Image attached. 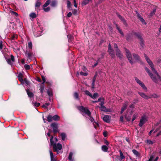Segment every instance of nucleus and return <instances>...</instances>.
Returning a JSON list of instances; mask_svg holds the SVG:
<instances>
[{
    "mask_svg": "<svg viewBox=\"0 0 161 161\" xmlns=\"http://www.w3.org/2000/svg\"><path fill=\"white\" fill-rule=\"evenodd\" d=\"M42 78L43 80V82L42 83V84H44L46 81V78L44 76H42Z\"/></svg>",
    "mask_w": 161,
    "mask_h": 161,
    "instance_id": "nucleus-57",
    "label": "nucleus"
},
{
    "mask_svg": "<svg viewBox=\"0 0 161 161\" xmlns=\"http://www.w3.org/2000/svg\"><path fill=\"white\" fill-rule=\"evenodd\" d=\"M72 15V13L71 12H69L67 15V16L68 17H70Z\"/></svg>",
    "mask_w": 161,
    "mask_h": 161,
    "instance_id": "nucleus-63",
    "label": "nucleus"
},
{
    "mask_svg": "<svg viewBox=\"0 0 161 161\" xmlns=\"http://www.w3.org/2000/svg\"><path fill=\"white\" fill-rule=\"evenodd\" d=\"M40 105V103H35L34 105L36 107H38Z\"/></svg>",
    "mask_w": 161,
    "mask_h": 161,
    "instance_id": "nucleus-60",
    "label": "nucleus"
},
{
    "mask_svg": "<svg viewBox=\"0 0 161 161\" xmlns=\"http://www.w3.org/2000/svg\"><path fill=\"white\" fill-rule=\"evenodd\" d=\"M116 51L117 56L119 58H121L123 55L120 51L119 49H117V50H116Z\"/></svg>",
    "mask_w": 161,
    "mask_h": 161,
    "instance_id": "nucleus-13",
    "label": "nucleus"
},
{
    "mask_svg": "<svg viewBox=\"0 0 161 161\" xmlns=\"http://www.w3.org/2000/svg\"><path fill=\"white\" fill-rule=\"evenodd\" d=\"M25 54L29 58H30L32 56V54L29 52H26Z\"/></svg>",
    "mask_w": 161,
    "mask_h": 161,
    "instance_id": "nucleus-33",
    "label": "nucleus"
},
{
    "mask_svg": "<svg viewBox=\"0 0 161 161\" xmlns=\"http://www.w3.org/2000/svg\"><path fill=\"white\" fill-rule=\"evenodd\" d=\"M30 16L33 18H35L36 16V14L34 13H32L30 14Z\"/></svg>",
    "mask_w": 161,
    "mask_h": 161,
    "instance_id": "nucleus-32",
    "label": "nucleus"
},
{
    "mask_svg": "<svg viewBox=\"0 0 161 161\" xmlns=\"http://www.w3.org/2000/svg\"><path fill=\"white\" fill-rule=\"evenodd\" d=\"M50 3V0H47L46 3H44V4L43 5V7H47Z\"/></svg>",
    "mask_w": 161,
    "mask_h": 161,
    "instance_id": "nucleus-26",
    "label": "nucleus"
},
{
    "mask_svg": "<svg viewBox=\"0 0 161 161\" xmlns=\"http://www.w3.org/2000/svg\"><path fill=\"white\" fill-rule=\"evenodd\" d=\"M92 0H84L82 3V6L85 5L86 4L88 3L91 1Z\"/></svg>",
    "mask_w": 161,
    "mask_h": 161,
    "instance_id": "nucleus-17",
    "label": "nucleus"
},
{
    "mask_svg": "<svg viewBox=\"0 0 161 161\" xmlns=\"http://www.w3.org/2000/svg\"><path fill=\"white\" fill-rule=\"evenodd\" d=\"M72 13L73 14H77V11L76 9H74L72 11Z\"/></svg>",
    "mask_w": 161,
    "mask_h": 161,
    "instance_id": "nucleus-56",
    "label": "nucleus"
},
{
    "mask_svg": "<svg viewBox=\"0 0 161 161\" xmlns=\"http://www.w3.org/2000/svg\"><path fill=\"white\" fill-rule=\"evenodd\" d=\"M147 121V118L145 115H142L140 119L139 125L140 127H142V125Z\"/></svg>",
    "mask_w": 161,
    "mask_h": 161,
    "instance_id": "nucleus-6",
    "label": "nucleus"
},
{
    "mask_svg": "<svg viewBox=\"0 0 161 161\" xmlns=\"http://www.w3.org/2000/svg\"><path fill=\"white\" fill-rule=\"evenodd\" d=\"M57 4V2L55 1H53L51 3V6L52 7H55Z\"/></svg>",
    "mask_w": 161,
    "mask_h": 161,
    "instance_id": "nucleus-31",
    "label": "nucleus"
},
{
    "mask_svg": "<svg viewBox=\"0 0 161 161\" xmlns=\"http://www.w3.org/2000/svg\"><path fill=\"white\" fill-rule=\"evenodd\" d=\"M96 76H97L96 75H95L93 78V79L92 80V82H95L96 78Z\"/></svg>",
    "mask_w": 161,
    "mask_h": 161,
    "instance_id": "nucleus-62",
    "label": "nucleus"
},
{
    "mask_svg": "<svg viewBox=\"0 0 161 161\" xmlns=\"http://www.w3.org/2000/svg\"><path fill=\"white\" fill-rule=\"evenodd\" d=\"M27 94H28V96L29 97H33V94L31 92H29L27 90Z\"/></svg>",
    "mask_w": 161,
    "mask_h": 161,
    "instance_id": "nucleus-35",
    "label": "nucleus"
},
{
    "mask_svg": "<svg viewBox=\"0 0 161 161\" xmlns=\"http://www.w3.org/2000/svg\"><path fill=\"white\" fill-rule=\"evenodd\" d=\"M53 119L55 121H57L59 120V117L57 115H55L52 117Z\"/></svg>",
    "mask_w": 161,
    "mask_h": 161,
    "instance_id": "nucleus-21",
    "label": "nucleus"
},
{
    "mask_svg": "<svg viewBox=\"0 0 161 161\" xmlns=\"http://www.w3.org/2000/svg\"><path fill=\"white\" fill-rule=\"evenodd\" d=\"M51 126L53 128V131L54 133L58 132V124L55 123H53L51 124Z\"/></svg>",
    "mask_w": 161,
    "mask_h": 161,
    "instance_id": "nucleus-8",
    "label": "nucleus"
},
{
    "mask_svg": "<svg viewBox=\"0 0 161 161\" xmlns=\"http://www.w3.org/2000/svg\"><path fill=\"white\" fill-rule=\"evenodd\" d=\"M149 98H156L158 97V96L156 94L154 93L153 94H151L149 96Z\"/></svg>",
    "mask_w": 161,
    "mask_h": 161,
    "instance_id": "nucleus-20",
    "label": "nucleus"
},
{
    "mask_svg": "<svg viewBox=\"0 0 161 161\" xmlns=\"http://www.w3.org/2000/svg\"><path fill=\"white\" fill-rule=\"evenodd\" d=\"M103 120L107 123H108L110 121V116L108 115H105L103 118Z\"/></svg>",
    "mask_w": 161,
    "mask_h": 161,
    "instance_id": "nucleus-12",
    "label": "nucleus"
},
{
    "mask_svg": "<svg viewBox=\"0 0 161 161\" xmlns=\"http://www.w3.org/2000/svg\"><path fill=\"white\" fill-rule=\"evenodd\" d=\"M85 93L86 95L90 96L91 97V96H92V94L88 91H85Z\"/></svg>",
    "mask_w": 161,
    "mask_h": 161,
    "instance_id": "nucleus-42",
    "label": "nucleus"
},
{
    "mask_svg": "<svg viewBox=\"0 0 161 161\" xmlns=\"http://www.w3.org/2000/svg\"><path fill=\"white\" fill-rule=\"evenodd\" d=\"M61 136V139L63 140L64 141L66 137V134L64 133H62L60 134Z\"/></svg>",
    "mask_w": 161,
    "mask_h": 161,
    "instance_id": "nucleus-22",
    "label": "nucleus"
},
{
    "mask_svg": "<svg viewBox=\"0 0 161 161\" xmlns=\"http://www.w3.org/2000/svg\"><path fill=\"white\" fill-rule=\"evenodd\" d=\"M49 103H46L45 104H44L42 107L45 108H47V107L49 105Z\"/></svg>",
    "mask_w": 161,
    "mask_h": 161,
    "instance_id": "nucleus-46",
    "label": "nucleus"
},
{
    "mask_svg": "<svg viewBox=\"0 0 161 161\" xmlns=\"http://www.w3.org/2000/svg\"><path fill=\"white\" fill-rule=\"evenodd\" d=\"M98 93H95L93 94V96L92 95V96H91V97L93 99H95L98 97Z\"/></svg>",
    "mask_w": 161,
    "mask_h": 161,
    "instance_id": "nucleus-34",
    "label": "nucleus"
},
{
    "mask_svg": "<svg viewBox=\"0 0 161 161\" xmlns=\"http://www.w3.org/2000/svg\"><path fill=\"white\" fill-rule=\"evenodd\" d=\"M108 51L113 58H114L115 57V55L114 53V50L112 48L108 49Z\"/></svg>",
    "mask_w": 161,
    "mask_h": 161,
    "instance_id": "nucleus-10",
    "label": "nucleus"
},
{
    "mask_svg": "<svg viewBox=\"0 0 161 161\" xmlns=\"http://www.w3.org/2000/svg\"><path fill=\"white\" fill-rule=\"evenodd\" d=\"M6 60L8 63L9 64H12V61L10 60V59L7 58L6 59Z\"/></svg>",
    "mask_w": 161,
    "mask_h": 161,
    "instance_id": "nucleus-41",
    "label": "nucleus"
},
{
    "mask_svg": "<svg viewBox=\"0 0 161 161\" xmlns=\"http://www.w3.org/2000/svg\"><path fill=\"white\" fill-rule=\"evenodd\" d=\"M102 149L103 151L106 152L108 151V148L106 146L103 145L102 147Z\"/></svg>",
    "mask_w": 161,
    "mask_h": 161,
    "instance_id": "nucleus-23",
    "label": "nucleus"
},
{
    "mask_svg": "<svg viewBox=\"0 0 161 161\" xmlns=\"http://www.w3.org/2000/svg\"><path fill=\"white\" fill-rule=\"evenodd\" d=\"M47 121L49 122H51L53 120L52 117L50 115H48L47 117Z\"/></svg>",
    "mask_w": 161,
    "mask_h": 161,
    "instance_id": "nucleus-29",
    "label": "nucleus"
},
{
    "mask_svg": "<svg viewBox=\"0 0 161 161\" xmlns=\"http://www.w3.org/2000/svg\"><path fill=\"white\" fill-rule=\"evenodd\" d=\"M120 156V158L119 159L120 161H122V160L125 158V156L123 155L122 152L120 150L119 151Z\"/></svg>",
    "mask_w": 161,
    "mask_h": 161,
    "instance_id": "nucleus-16",
    "label": "nucleus"
},
{
    "mask_svg": "<svg viewBox=\"0 0 161 161\" xmlns=\"http://www.w3.org/2000/svg\"><path fill=\"white\" fill-rule=\"evenodd\" d=\"M117 28L118 30L119 31V32L120 33V34L122 36L123 35V33L122 31L119 28V27H118V26L117 25Z\"/></svg>",
    "mask_w": 161,
    "mask_h": 161,
    "instance_id": "nucleus-45",
    "label": "nucleus"
},
{
    "mask_svg": "<svg viewBox=\"0 0 161 161\" xmlns=\"http://www.w3.org/2000/svg\"><path fill=\"white\" fill-rule=\"evenodd\" d=\"M125 117L127 121H130V120L131 119L130 117H128L126 115H125Z\"/></svg>",
    "mask_w": 161,
    "mask_h": 161,
    "instance_id": "nucleus-61",
    "label": "nucleus"
},
{
    "mask_svg": "<svg viewBox=\"0 0 161 161\" xmlns=\"http://www.w3.org/2000/svg\"><path fill=\"white\" fill-rule=\"evenodd\" d=\"M28 45V47L30 49H31L32 48V43L31 42H29Z\"/></svg>",
    "mask_w": 161,
    "mask_h": 161,
    "instance_id": "nucleus-48",
    "label": "nucleus"
},
{
    "mask_svg": "<svg viewBox=\"0 0 161 161\" xmlns=\"http://www.w3.org/2000/svg\"><path fill=\"white\" fill-rule=\"evenodd\" d=\"M128 103L127 102H125V104H124L123 106V107L122 108V109H124V110H125L127 108V105H128Z\"/></svg>",
    "mask_w": 161,
    "mask_h": 161,
    "instance_id": "nucleus-37",
    "label": "nucleus"
},
{
    "mask_svg": "<svg viewBox=\"0 0 161 161\" xmlns=\"http://www.w3.org/2000/svg\"><path fill=\"white\" fill-rule=\"evenodd\" d=\"M78 109L81 111L83 115L85 114L88 116V118L90 121L92 122H93L94 127L96 129L97 126H99V124L98 123L96 122H95L94 123H93L94 119L91 116V113L87 108H84L83 107L81 106L78 108Z\"/></svg>",
    "mask_w": 161,
    "mask_h": 161,
    "instance_id": "nucleus-2",
    "label": "nucleus"
},
{
    "mask_svg": "<svg viewBox=\"0 0 161 161\" xmlns=\"http://www.w3.org/2000/svg\"><path fill=\"white\" fill-rule=\"evenodd\" d=\"M43 10L44 11L46 12H47L49 11L50 10V8L49 7H48L46 8H45V7H43Z\"/></svg>",
    "mask_w": 161,
    "mask_h": 161,
    "instance_id": "nucleus-40",
    "label": "nucleus"
},
{
    "mask_svg": "<svg viewBox=\"0 0 161 161\" xmlns=\"http://www.w3.org/2000/svg\"><path fill=\"white\" fill-rule=\"evenodd\" d=\"M19 81H20L22 83L23 82H24V80L22 78V77H19Z\"/></svg>",
    "mask_w": 161,
    "mask_h": 161,
    "instance_id": "nucleus-58",
    "label": "nucleus"
},
{
    "mask_svg": "<svg viewBox=\"0 0 161 161\" xmlns=\"http://www.w3.org/2000/svg\"><path fill=\"white\" fill-rule=\"evenodd\" d=\"M24 68L26 70H28L30 69V66L29 65L25 64L24 65Z\"/></svg>",
    "mask_w": 161,
    "mask_h": 161,
    "instance_id": "nucleus-39",
    "label": "nucleus"
},
{
    "mask_svg": "<svg viewBox=\"0 0 161 161\" xmlns=\"http://www.w3.org/2000/svg\"><path fill=\"white\" fill-rule=\"evenodd\" d=\"M41 4L40 2L37 0L35 4L36 7H39Z\"/></svg>",
    "mask_w": 161,
    "mask_h": 161,
    "instance_id": "nucleus-36",
    "label": "nucleus"
},
{
    "mask_svg": "<svg viewBox=\"0 0 161 161\" xmlns=\"http://www.w3.org/2000/svg\"><path fill=\"white\" fill-rule=\"evenodd\" d=\"M80 74L81 75L84 76H87L88 75V74L87 73L83 72H80Z\"/></svg>",
    "mask_w": 161,
    "mask_h": 161,
    "instance_id": "nucleus-49",
    "label": "nucleus"
},
{
    "mask_svg": "<svg viewBox=\"0 0 161 161\" xmlns=\"http://www.w3.org/2000/svg\"><path fill=\"white\" fill-rule=\"evenodd\" d=\"M138 116V114L137 113H136L134 114L133 116L132 121L133 122Z\"/></svg>",
    "mask_w": 161,
    "mask_h": 161,
    "instance_id": "nucleus-27",
    "label": "nucleus"
},
{
    "mask_svg": "<svg viewBox=\"0 0 161 161\" xmlns=\"http://www.w3.org/2000/svg\"><path fill=\"white\" fill-rule=\"evenodd\" d=\"M74 96L76 99L78 98V95L77 92L75 93L74 94Z\"/></svg>",
    "mask_w": 161,
    "mask_h": 161,
    "instance_id": "nucleus-52",
    "label": "nucleus"
},
{
    "mask_svg": "<svg viewBox=\"0 0 161 161\" xmlns=\"http://www.w3.org/2000/svg\"><path fill=\"white\" fill-rule=\"evenodd\" d=\"M3 48V42L2 40H0V49L1 50Z\"/></svg>",
    "mask_w": 161,
    "mask_h": 161,
    "instance_id": "nucleus-55",
    "label": "nucleus"
},
{
    "mask_svg": "<svg viewBox=\"0 0 161 161\" xmlns=\"http://www.w3.org/2000/svg\"><path fill=\"white\" fill-rule=\"evenodd\" d=\"M156 11V9H154L149 14V16L150 17L152 16L155 13Z\"/></svg>",
    "mask_w": 161,
    "mask_h": 161,
    "instance_id": "nucleus-28",
    "label": "nucleus"
},
{
    "mask_svg": "<svg viewBox=\"0 0 161 161\" xmlns=\"http://www.w3.org/2000/svg\"><path fill=\"white\" fill-rule=\"evenodd\" d=\"M133 153L136 156H139V153L136 150L133 149L132 150Z\"/></svg>",
    "mask_w": 161,
    "mask_h": 161,
    "instance_id": "nucleus-25",
    "label": "nucleus"
},
{
    "mask_svg": "<svg viewBox=\"0 0 161 161\" xmlns=\"http://www.w3.org/2000/svg\"><path fill=\"white\" fill-rule=\"evenodd\" d=\"M133 56L134 57V59L136 60L137 61V60H139V59H140L139 57V56L138 55L135 54V53H133Z\"/></svg>",
    "mask_w": 161,
    "mask_h": 161,
    "instance_id": "nucleus-18",
    "label": "nucleus"
},
{
    "mask_svg": "<svg viewBox=\"0 0 161 161\" xmlns=\"http://www.w3.org/2000/svg\"><path fill=\"white\" fill-rule=\"evenodd\" d=\"M17 36L16 34H13L12 36V40H14L17 38Z\"/></svg>",
    "mask_w": 161,
    "mask_h": 161,
    "instance_id": "nucleus-50",
    "label": "nucleus"
},
{
    "mask_svg": "<svg viewBox=\"0 0 161 161\" xmlns=\"http://www.w3.org/2000/svg\"><path fill=\"white\" fill-rule=\"evenodd\" d=\"M119 17L120 18V19L123 21V23L124 24H126V22L125 20L120 15H119Z\"/></svg>",
    "mask_w": 161,
    "mask_h": 161,
    "instance_id": "nucleus-38",
    "label": "nucleus"
},
{
    "mask_svg": "<svg viewBox=\"0 0 161 161\" xmlns=\"http://www.w3.org/2000/svg\"><path fill=\"white\" fill-rule=\"evenodd\" d=\"M67 7L68 8H70L71 5L70 2L68 0L67 1Z\"/></svg>",
    "mask_w": 161,
    "mask_h": 161,
    "instance_id": "nucleus-44",
    "label": "nucleus"
},
{
    "mask_svg": "<svg viewBox=\"0 0 161 161\" xmlns=\"http://www.w3.org/2000/svg\"><path fill=\"white\" fill-rule=\"evenodd\" d=\"M67 37L69 40V41H70L71 39L72 38V36L70 34H68L67 35Z\"/></svg>",
    "mask_w": 161,
    "mask_h": 161,
    "instance_id": "nucleus-47",
    "label": "nucleus"
},
{
    "mask_svg": "<svg viewBox=\"0 0 161 161\" xmlns=\"http://www.w3.org/2000/svg\"><path fill=\"white\" fill-rule=\"evenodd\" d=\"M44 89V86H41L40 90V92L42 93V94L43 93Z\"/></svg>",
    "mask_w": 161,
    "mask_h": 161,
    "instance_id": "nucleus-43",
    "label": "nucleus"
},
{
    "mask_svg": "<svg viewBox=\"0 0 161 161\" xmlns=\"http://www.w3.org/2000/svg\"><path fill=\"white\" fill-rule=\"evenodd\" d=\"M10 12L12 14L14 15L15 16H17L18 15V14L17 13H16L13 11H10Z\"/></svg>",
    "mask_w": 161,
    "mask_h": 161,
    "instance_id": "nucleus-53",
    "label": "nucleus"
},
{
    "mask_svg": "<svg viewBox=\"0 0 161 161\" xmlns=\"http://www.w3.org/2000/svg\"><path fill=\"white\" fill-rule=\"evenodd\" d=\"M153 156H151L150 157V158L148 161H152L153 159Z\"/></svg>",
    "mask_w": 161,
    "mask_h": 161,
    "instance_id": "nucleus-64",
    "label": "nucleus"
},
{
    "mask_svg": "<svg viewBox=\"0 0 161 161\" xmlns=\"http://www.w3.org/2000/svg\"><path fill=\"white\" fill-rule=\"evenodd\" d=\"M155 127L156 130L154 131V133L159 131L157 135V136H158L161 135V121L159 123L156 124Z\"/></svg>",
    "mask_w": 161,
    "mask_h": 161,
    "instance_id": "nucleus-4",
    "label": "nucleus"
},
{
    "mask_svg": "<svg viewBox=\"0 0 161 161\" xmlns=\"http://www.w3.org/2000/svg\"><path fill=\"white\" fill-rule=\"evenodd\" d=\"M73 155V153L72 152L70 153L68 157V159L70 161H73L72 159Z\"/></svg>",
    "mask_w": 161,
    "mask_h": 161,
    "instance_id": "nucleus-24",
    "label": "nucleus"
},
{
    "mask_svg": "<svg viewBox=\"0 0 161 161\" xmlns=\"http://www.w3.org/2000/svg\"><path fill=\"white\" fill-rule=\"evenodd\" d=\"M100 110L101 111H104V112H108V109L106 108V107H105L104 106H101L100 107Z\"/></svg>",
    "mask_w": 161,
    "mask_h": 161,
    "instance_id": "nucleus-19",
    "label": "nucleus"
},
{
    "mask_svg": "<svg viewBox=\"0 0 161 161\" xmlns=\"http://www.w3.org/2000/svg\"><path fill=\"white\" fill-rule=\"evenodd\" d=\"M98 101L100 102V105L101 106H103V105L104 103V99L103 98H99L98 99Z\"/></svg>",
    "mask_w": 161,
    "mask_h": 161,
    "instance_id": "nucleus-14",
    "label": "nucleus"
},
{
    "mask_svg": "<svg viewBox=\"0 0 161 161\" xmlns=\"http://www.w3.org/2000/svg\"><path fill=\"white\" fill-rule=\"evenodd\" d=\"M24 81L25 82V83L27 85H29L30 84V82L29 81H28V80H27L26 79H25L24 80Z\"/></svg>",
    "mask_w": 161,
    "mask_h": 161,
    "instance_id": "nucleus-54",
    "label": "nucleus"
},
{
    "mask_svg": "<svg viewBox=\"0 0 161 161\" xmlns=\"http://www.w3.org/2000/svg\"><path fill=\"white\" fill-rule=\"evenodd\" d=\"M47 93L48 96L50 97H52L53 96V92L51 90H48L47 91Z\"/></svg>",
    "mask_w": 161,
    "mask_h": 161,
    "instance_id": "nucleus-30",
    "label": "nucleus"
},
{
    "mask_svg": "<svg viewBox=\"0 0 161 161\" xmlns=\"http://www.w3.org/2000/svg\"><path fill=\"white\" fill-rule=\"evenodd\" d=\"M136 14L138 18L141 21V22L143 24H146V23L145 22L144 20L141 16L140 14L138 12H136Z\"/></svg>",
    "mask_w": 161,
    "mask_h": 161,
    "instance_id": "nucleus-11",
    "label": "nucleus"
},
{
    "mask_svg": "<svg viewBox=\"0 0 161 161\" xmlns=\"http://www.w3.org/2000/svg\"><path fill=\"white\" fill-rule=\"evenodd\" d=\"M49 153L50 155L51 161H56L55 158H54L53 154L51 150L49 151Z\"/></svg>",
    "mask_w": 161,
    "mask_h": 161,
    "instance_id": "nucleus-15",
    "label": "nucleus"
},
{
    "mask_svg": "<svg viewBox=\"0 0 161 161\" xmlns=\"http://www.w3.org/2000/svg\"><path fill=\"white\" fill-rule=\"evenodd\" d=\"M147 143L148 144H152L153 143V141L149 140H147Z\"/></svg>",
    "mask_w": 161,
    "mask_h": 161,
    "instance_id": "nucleus-51",
    "label": "nucleus"
},
{
    "mask_svg": "<svg viewBox=\"0 0 161 161\" xmlns=\"http://www.w3.org/2000/svg\"><path fill=\"white\" fill-rule=\"evenodd\" d=\"M144 57L147 62L151 67L152 72L157 75L158 79L155 77L153 76V74L150 72L149 69L146 67L145 68L146 71L148 73L153 80L155 83H158V80L161 81V77L158 75L157 71L154 68V65L152 61L146 54H144Z\"/></svg>",
    "mask_w": 161,
    "mask_h": 161,
    "instance_id": "nucleus-1",
    "label": "nucleus"
},
{
    "mask_svg": "<svg viewBox=\"0 0 161 161\" xmlns=\"http://www.w3.org/2000/svg\"><path fill=\"white\" fill-rule=\"evenodd\" d=\"M125 52L126 53L127 57L128 58L129 62L131 64H133L134 63V60H132L131 55L130 52L127 49L125 50Z\"/></svg>",
    "mask_w": 161,
    "mask_h": 161,
    "instance_id": "nucleus-7",
    "label": "nucleus"
},
{
    "mask_svg": "<svg viewBox=\"0 0 161 161\" xmlns=\"http://www.w3.org/2000/svg\"><path fill=\"white\" fill-rule=\"evenodd\" d=\"M135 80L137 83L142 87L144 91L145 92H147V87L142 81L136 77L135 78Z\"/></svg>",
    "mask_w": 161,
    "mask_h": 161,
    "instance_id": "nucleus-5",
    "label": "nucleus"
},
{
    "mask_svg": "<svg viewBox=\"0 0 161 161\" xmlns=\"http://www.w3.org/2000/svg\"><path fill=\"white\" fill-rule=\"evenodd\" d=\"M58 140L56 137L54 138L53 136H51L50 139V145L53 146V149L54 151L57 152L61 150L62 148L61 144L58 143L56 144Z\"/></svg>",
    "mask_w": 161,
    "mask_h": 161,
    "instance_id": "nucleus-3",
    "label": "nucleus"
},
{
    "mask_svg": "<svg viewBox=\"0 0 161 161\" xmlns=\"http://www.w3.org/2000/svg\"><path fill=\"white\" fill-rule=\"evenodd\" d=\"M138 93L143 98L146 99H149V96L142 92H138Z\"/></svg>",
    "mask_w": 161,
    "mask_h": 161,
    "instance_id": "nucleus-9",
    "label": "nucleus"
},
{
    "mask_svg": "<svg viewBox=\"0 0 161 161\" xmlns=\"http://www.w3.org/2000/svg\"><path fill=\"white\" fill-rule=\"evenodd\" d=\"M11 59L12 60V62H14V56L11 55Z\"/></svg>",
    "mask_w": 161,
    "mask_h": 161,
    "instance_id": "nucleus-59",
    "label": "nucleus"
}]
</instances>
